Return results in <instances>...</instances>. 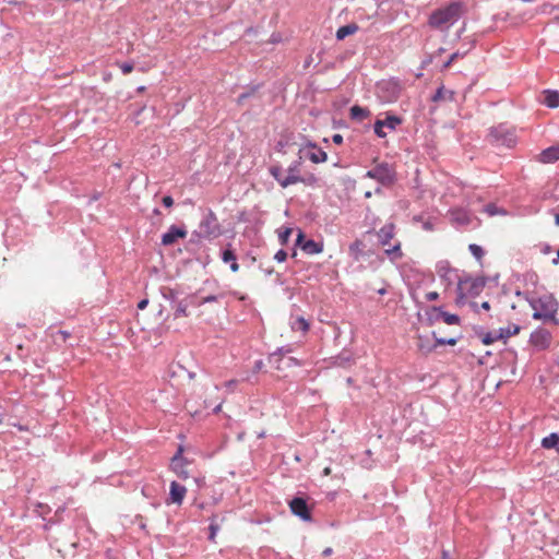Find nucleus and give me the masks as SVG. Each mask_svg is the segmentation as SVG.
<instances>
[{"mask_svg":"<svg viewBox=\"0 0 559 559\" xmlns=\"http://www.w3.org/2000/svg\"><path fill=\"white\" fill-rule=\"evenodd\" d=\"M464 13V3L461 1L450 2L448 5L435 10L429 16V25L435 28L448 29L457 22Z\"/></svg>","mask_w":559,"mask_h":559,"instance_id":"nucleus-1","label":"nucleus"},{"mask_svg":"<svg viewBox=\"0 0 559 559\" xmlns=\"http://www.w3.org/2000/svg\"><path fill=\"white\" fill-rule=\"evenodd\" d=\"M488 141L491 145L495 146L512 148L518 143L515 128L509 126L508 123H500L498 126L491 127L488 132Z\"/></svg>","mask_w":559,"mask_h":559,"instance_id":"nucleus-2","label":"nucleus"},{"mask_svg":"<svg viewBox=\"0 0 559 559\" xmlns=\"http://www.w3.org/2000/svg\"><path fill=\"white\" fill-rule=\"evenodd\" d=\"M539 309L533 312L532 318L534 320L551 321L555 324H559V320L556 319V314L559 310V304L556 298L551 295H543L537 298Z\"/></svg>","mask_w":559,"mask_h":559,"instance_id":"nucleus-3","label":"nucleus"},{"mask_svg":"<svg viewBox=\"0 0 559 559\" xmlns=\"http://www.w3.org/2000/svg\"><path fill=\"white\" fill-rule=\"evenodd\" d=\"M199 238H216L222 234L221 225L218 223L216 214L207 209L199 224V229L193 233Z\"/></svg>","mask_w":559,"mask_h":559,"instance_id":"nucleus-4","label":"nucleus"},{"mask_svg":"<svg viewBox=\"0 0 559 559\" xmlns=\"http://www.w3.org/2000/svg\"><path fill=\"white\" fill-rule=\"evenodd\" d=\"M366 178H370L384 187L393 185L396 180V173L393 166L389 163L382 162L369 169L365 174Z\"/></svg>","mask_w":559,"mask_h":559,"instance_id":"nucleus-5","label":"nucleus"},{"mask_svg":"<svg viewBox=\"0 0 559 559\" xmlns=\"http://www.w3.org/2000/svg\"><path fill=\"white\" fill-rule=\"evenodd\" d=\"M486 286L485 277L469 276L459 277L457 282V297L464 299L466 296L476 297L478 296Z\"/></svg>","mask_w":559,"mask_h":559,"instance_id":"nucleus-6","label":"nucleus"},{"mask_svg":"<svg viewBox=\"0 0 559 559\" xmlns=\"http://www.w3.org/2000/svg\"><path fill=\"white\" fill-rule=\"evenodd\" d=\"M288 504L294 515L298 516L304 522L312 521V508L309 506L308 499L306 497L296 496L288 502Z\"/></svg>","mask_w":559,"mask_h":559,"instance_id":"nucleus-7","label":"nucleus"},{"mask_svg":"<svg viewBox=\"0 0 559 559\" xmlns=\"http://www.w3.org/2000/svg\"><path fill=\"white\" fill-rule=\"evenodd\" d=\"M403 123V119L400 116L386 112L384 119H377L373 124L374 134L383 139L386 136V132L384 128H388L391 131H395L396 128Z\"/></svg>","mask_w":559,"mask_h":559,"instance_id":"nucleus-8","label":"nucleus"},{"mask_svg":"<svg viewBox=\"0 0 559 559\" xmlns=\"http://www.w3.org/2000/svg\"><path fill=\"white\" fill-rule=\"evenodd\" d=\"M296 246L299 247L305 253L313 255L323 251V243L313 239H306L302 230H298L296 238Z\"/></svg>","mask_w":559,"mask_h":559,"instance_id":"nucleus-9","label":"nucleus"},{"mask_svg":"<svg viewBox=\"0 0 559 559\" xmlns=\"http://www.w3.org/2000/svg\"><path fill=\"white\" fill-rule=\"evenodd\" d=\"M429 321H439L442 320L449 325L459 324L461 319L457 314L449 313L442 310V307L432 306L427 311Z\"/></svg>","mask_w":559,"mask_h":559,"instance_id":"nucleus-10","label":"nucleus"},{"mask_svg":"<svg viewBox=\"0 0 559 559\" xmlns=\"http://www.w3.org/2000/svg\"><path fill=\"white\" fill-rule=\"evenodd\" d=\"M551 342V334L543 328L534 330L530 335V343L537 349H546Z\"/></svg>","mask_w":559,"mask_h":559,"instance_id":"nucleus-11","label":"nucleus"},{"mask_svg":"<svg viewBox=\"0 0 559 559\" xmlns=\"http://www.w3.org/2000/svg\"><path fill=\"white\" fill-rule=\"evenodd\" d=\"M439 277L447 284L452 285L454 280H459L457 271L451 267L448 261H439L436 265Z\"/></svg>","mask_w":559,"mask_h":559,"instance_id":"nucleus-12","label":"nucleus"},{"mask_svg":"<svg viewBox=\"0 0 559 559\" xmlns=\"http://www.w3.org/2000/svg\"><path fill=\"white\" fill-rule=\"evenodd\" d=\"M188 231L186 229L185 225L177 226L171 225L168 230L163 234L162 236V245L163 246H171L174 245L178 239L185 238L187 236Z\"/></svg>","mask_w":559,"mask_h":559,"instance_id":"nucleus-13","label":"nucleus"},{"mask_svg":"<svg viewBox=\"0 0 559 559\" xmlns=\"http://www.w3.org/2000/svg\"><path fill=\"white\" fill-rule=\"evenodd\" d=\"M396 234V226L393 222L384 224L377 233L378 243L382 247L388 246Z\"/></svg>","mask_w":559,"mask_h":559,"instance_id":"nucleus-14","label":"nucleus"},{"mask_svg":"<svg viewBox=\"0 0 559 559\" xmlns=\"http://www.w3.org/2000/svg\"><path fill=\"white\" fill-rule=\"evenodd\" d=\"M300 160L293 162L288 168H287V176H285V179L282 181V188H287L292 185L298 183L299 180H301L300 173Z\"/></svg>","mask_w":559,"mask_h":559,"instance_id":"nucleus-15","label":"nucleus"},{"mask_svg":"<svg viewBox=\"0 0 559 559\" xmlns=\"http://www.w3.org/2000/svg\"><path fill=\"white\" fill-rule=\"evenodd\" d=\"M187 460L182 456V448L180 447L177 453L171 459V469L181 478H188V472L185 469Z\"/></svg>","mask_w":559,"mask_h":559,"instance_id":"nucleus-16","label":"nucleus"},{"mask_svg":"<svg viewBox=\"0 0 559 559\" xmlns=\"http://www.w3.org/2000/svg\"><path fill=\"white\" fill-rule=\"evenodd\" d=\"M305 148H308L310 150L308 153H307V157L314 164H319V163H324L326 162L328 159V154L320 147H318V145L314 143V142H308L306 145H305Z\"/></svg>","mask_w":559,"mask_h":559,"instance_id":"nucleus-17","label":"nucleus"},{"mask_svg":"<svg viewBox=\"0 0 559 559\" xmlns=\"http://www.w3.org/2000/svg\"><path fill=\"white\" fill-rule=\"evenodd\" d=\"M186 492L187 489L185 486L180 485L177 481L170 483L169 500L171 503L181 504L185 499Z\"/></svg>","mask_w":559,"mask_h":559,"instance_id":"nucleus-18","label":"nucleus"},{"mask_svg":"<svg viewBox=\"0 0 559 559\" xmlns=\"http://www.w3.org/2000/svg\"><path fill=\"white\" fill-rule=\"evenodd\" d=\"M221 259L224 263H229V267L233 272H237L239 270L237 257L230 243L222 250Z\"/></svg>","mask_w":559,"mask_h":559,"instance_id":"nucleus-19","label":"nucleus"},{"mask_svg":"<svg viewBox=\"0 0 559 559\" xmlns=\"http://www.w3.org/2000/svg\"><path fill=\"white\" fill-rule=\"evenodd\" d=\"M539 162L549 164L559 160V144L543 150L539 154Z\"/></svg>","mask_w":559,"mask_h":559,"instance_id":"nucleus-20","label":"nucleus"},{"mask_svg":"<svg viewBox=\"0 0 559 559\" xmlns=\"http://www.w3.org/2000/svg\"><path fill=\"white\" fill-rule=\"evenodd\" d=\"M451 218L454 223L461 226H467L472 222L471 213L463 209L451 211Z\"/></svg>","mask_w":559,"mask_h":559,"instance_id":"nucleus-21","label":"nucleus"},{"mask_svg":"<svg viewBox=\"0 0 559 559\" xmlns=\"http://www.w3.org/2000/svg\"><path fill=\"white\" fill-rule=\"evenodd\" d=\"M543 94H544V99L542 100V103L546 107L551 108V109L559 107V92L558 91L545 90L543 92Z\"/></svg>","mask_w":559,"mask_h":559,"instance_id":"nucleus-22","label":"nucleus"},{"mask_svg":"<svg viewBox=\"0 0 559 559\" xmlns=\"http://www.w3.org/2000/svg\"><path fill=\"white\" fill-rule=\"evenodd\" d=\"M365 243L360 239H356L348 247V253L355 261H359L364 255Z\"/></svg>","mask_w":559,"mask_h":559,"instance_id":"nucleus-23","label":"nucleus"},{"mask_svg":"<svg viewBox=\"0 0 559 559\" xmlns=\"http://www.w3.org/2000/svg\"><path fill=\"white\" fill-rule=\"evenodd\" d=\"M384 254L393 263L401 260L403 258L401 241L396 240L391 248L384 250Z\"/></svg>","mask_w":559,"mask_h":559,"instance_id":"nucleus-24","label":"nucleus"},{"mask_svg":"<svg viewBox=\"0 0 559 559\" xmlns=\"http://www.w3.org/2000/svg\"><path fill=\"white\" fill-rule=\"evenodd\" d=\"M455 93L451 90H445L443 85L437 88L435 94L431 96V100L435 103L441 100H454Z\"/></svg>","mask_w":559,"mask_h":559,"instance_id":"nucleus-25","label":"nucleus"},{"mask_svg":"<svg viewBox=\"0 0 559 559\" xmlns=\"http://www.w3.org/2000/svg\"><path fill=\"white\" fill-rule=\"evenodd\" d=\"M371 115L368 108L354 105L349 109V116L353 120L362 121Z\"/></svg>","mask_w":559,"mask_h":559,"instance_id":"nucleus-26","label":"nucleus"},{"mask_svg":"<svg viewBox=\"0 0 559 559\" xmlns=\"http://www.w3.org/2000/svg\"><path fill=\"white\" fill-rule=\"evenodd\" d=\"M359 29L358 25L356 23H349L344 26L338 27L336 31V39L343 40L347 36L355 34Z\"/></svg>","mask_w":559,"mask_h":559,"instance_id":"nucleus-27","label":"nucleus"},{"mask_svg":"<svg viewBox=\"0 0 559 559\" xmlns=\"http://www.w3.org/2000/svg\"><path fill=\"white\" fill-rule=\"evenodd\" d=\"M542 447L544 449H555L559 453V435L551 432L547 437L543 438Z\"/></svg>","mask_w":559,"mask_h":559,"instance_id":"nucleus-28","label":"nucleus"},{"mask_svg":"<svg viewBox=\"0 0 559 559\" xmlns=\"http://www.w3.org/2000/svg\"><path fill=\"white\" fill-rule=\"evenodd\" d=\"M520 330L521 328L518 324H511L507 328H500L498 331V337H500L506 343L509 337L519 334Z\"/></svg>","mask_w":559,"mask_h":559,"instance_id":"nucleus-29","label":"nucleus"},{"mask_svg":"<svg viewBox=\"0 0 559 559\" xmlns=\"http://www.w3.org/2000/svg\"><path fill=\"white\" fill-rule=\"evenodd\" d=\"M417 346L423 354H429L436 349L435 341L425 336H419Z\"/></svg>","mask_w":559,"mask_h":559,"instance_id":"nucleus-30","label":"nucleus"},{"mask_svg":"<svg viewBox=\"0 0 559 559\" xmlns=\"http://www.w3.org/2000/svg\"><path fill=\"white\" fill-rule=\"evenodd\" d=\"M290 328L294 331L307 332L309 330V323L304 317H298L290 322Z\"/></svg>","mask_w":559,"mask_h":559,"instance_id":"nucleus-31","label":"nucleus"},{"mask_svg":"<svg viewBox=\"0 0 559 559\" xmlns=\"http://www.w3.org/2000/svg\"><path fill=\"white\" fill-rule=\"evenodd\" d=\"M160 294L165 300H168L173 306L177 302V292L170 287H162Z\"/></svg>","mask_w":559,"mask_h":559,"instance_id":"nucleus-32","label":"nucleus"},{"mask_svg":"<svg viewBox=\"0 0 559 559\" xmlns=\"http://www.w3.org/2000/svg\"><path fill=\"white\" fill-rule=\"evenodd\" d=\"M259 88H260V85H252V86H250V87L248 88V91H246V92L241 93V94L238 96V98H237V104H238V105H243V104H245V102H246L249 97L253 96V95L258 92V90H259Z\"/></svg>","mask_w":559,"mask_h":559,"instance_id":"nucleus-33","label":"nucleus"},{"mask_svg":"<svg viewBox=\"0 0 559 559\" xmlns=\"http://www.w3.org/2000/svg\"><path fill=\"white\" fill-rule=\"evenodd\" d=\"M259 88H260V85H252V86H250V87L248 88V91H246V92L241 93V94L238 96V98H237V104H238V105H243V104H245V102H246L249 97L253 96V95L258 92V90H259Z\"/></svg>","mask_w":559,"mask_h":559,"instance_id":"nucleus-34","label":"nucleus"},{"mask_svg":"<svg viewBox=\"0 0 559 559\" xmlns=\"http://www.w3.org/2000/svg\"><path fill=\"white\" fill-rule=\"evenodd\" d=\"M259 88H260V85H252V86H250V87L248 88V91H246V92L241 93V94L238 96V98H237V104H238V105H243V104H245V102H246L249 97L253 96V95L258 92V90H259Z\"/></svg>","mask_w":559,"mask_h":559,"instance_id":"nucleus-35","label":"nucleus"},{"mask_svg":"<svg viewBox=\"0 0 559 559\" xmlns=\"http://www.w3.org/2000/svg\"><path fill=\"white\" fill-rule=\"evenodd\" d=\"M432 336L435 338L436 348L438 346H440V345H451V346H454L457 343V341H459L457 337H450V338L438 337L435 332H432Z\"/></svg>","mask_w":559,"mask_h":559,"instance_id":"nucleus-36","label":"nucleus"},{"mask_svg":"<svg viewBox=\"0 0 559 559\" xmlns=\"http://www.w3.org/2000/svg\"><path fill=\"white\" fill-rule=\"evenodd\" d=\"M271 176L280 183L282 187V181L285 179V176H283V170L281 166H271L269 169Z\"/></svg>","mask_w":559,"mask_h":559,"instance_id":"nucleus-37","label":"nucleus"},{"mask_svg":"<svg viewBox=\"0 0 559 559\" xmlns=\"http://www.w3.org/2000/svg\"><path fill=\"white\" fill-rule=\"evenodd\" d=\"M468 250L472 253V255L478 261L481 260L483 257L485 255V251L479 245L471 243L468 246Z\"/></svg>","mask_w":559,"mask_h":559,"instance_id":"nucleus-38","label":"nucleus"},{"mask_svg":"<svg viewBox=\"0 0 559 559\" xmlns=\"http://www.w3.org/2000/svg\"><path fill=\"white\" fill-rule=\"evenodd\" d=\"M174 307H175V318L188 317L187 304H185L183 301H177L174 305Z\"/></svg>","mask_w":559,"mask_h":559,"instance_id":"nucleus-39","label":"nucleus"},{"mask_svg":"<svg viewBox=\"0 0 559 559\" xmlns=\"http://www.w3.org/2000/svg\"><path fill=\"white\" fill-rule=\"evenodd\" d=\"M216 520H217V516L211 518V523L209 525V531H210L209 539L210 540H214L217 532L219 531V525L216 522Z\"/></svg>","mask_w":559,"mask_h":559,"instance_id":"nucleus-40","label":"nucleus"},{"mask_svg":"<svg viewBox=\"0 0 559 559\" xmlns=\"http://www.w3.org/2000/svg\"><path fill=\"white\" fill-rule=\"evenodd\" d=\"M501 340L498 337V333L493 334L492 332H487L484 334L481 342L484 345H491L493 342Z\"/></svg>","mask_w":559,"mask_h":559,"instance_id":"nucleus-41","label":"nucleus"},{"mask_svg":"<svg viewBox=\"0 0 559 559\" xmlns=\"http://www.w3.org/2000/svg\"><path fill=\"white\" fill-rule=\"evenodd\" d=\"M317 181H318V178L313 174H310L306 177H301V180H299V182H302L307 186H313L317 183Z\"/></svg>","mask_w":559,"mask_h":559,"instance_id":"nucleus-42","label":"nucleus"},{"mask_svg":"<svg viewBox=\"0 0 559 559\" xmlns=\"http://www.w3.org/2000/svg\"><path fill=\"white\" fill-rule=\"evenodd\" d=\"M221 296H217V295H207L205 297H203L200 301H199V306H202V305H205V304H212V302H215L218 300Z\"/></svg>","mask_w":559,"mask_h":559,"instance_id":"nucleus-43","label":"nucleus"},{"mask_svg":"<svg viewBox=\"0 0 559 559\" xmlns=\"http://www.w3.org/2000/svg\"><path fill=\"white\" fill-rule=\"evenodd\" d=\"M119 68L123 74H129L132 72L134 66L132 62H122L119 64Z\"/></svg>","mask_w":559,"mask_h":559,"instance_id":"nucleus-44","label":"nucleus"},{"mask_svg":"<svg viewBox=\"0 0 559 559\" xmlns=\"http://www.w3.org/2000/svg\"><path fill=\"white\" fill-rule=\"evenodd\" d=\"M238 382H239L238 380H236V379H231V380L226 381V382H225V384H224V386L226 388V390H227L229 393H231V392H234V391H235V389H236V386H237Z\"/></svg>","mask_w":559,"mask_h":559,"instance_id":"nucleus-45","label":"nucleus"},{"mask_svg":"<svg viewBox=\"0 0 559 559\" xmlns=\"http://www.w3.org/2000/svg\"><path fill=\"white\" fill-rule=\"evenodd\" d=\"M287 258V252L284 250V249H280L275 254H274V260H276L277 262H284Z\"/></svg>","mask_w":559,"mask_h":559,"instance_id":"nucleus-46","label":"nucleus"},{"mask_svg":"<svg viewBox=\"0 0 559 559\" xmlns=\"http://www.w3.org/2000/svg\"><path fill=\"white\" fill-rule=\"evenodd\" d=\"M459 56H460L459 52H453L450 56V58L443 63L442 69H448L454 62V60H456L459 58Z\"/></svg>","mask_w":559,"mask_h":559,"instance_id":"nucleus-47","label":"nucleus"},{"mask_svg":"<svg viewBox=\"0 0 559 559\" xmlns=\"http://www.w3.org/2000/svg\"><path fill=\"white\" fill-rule=\"evenodd\" d=\"M525 300L528 302V305L531 306V308H533L534 311H536V309H539L537 298L525 296Z\"/></svg>","mask_w":559,"mask_h":559,"instance_id":"nucleus-48","label":"nucleus"},{"mask_svg":"<svg viewBox=\"0 0 559 559\" xmlns=\"http://www.w3.org/2000/svg\"><path fill=\"white\" fill-rule=\"evenodd\" d=\"M263 366H264V362L262 359L255 360L253 364L252 373L257 374L258 372H260L261 369L263 368Z\"/></svg>","mask_w":559,"mask_h":559,"instance_id":"nucleus-49","label":"nucleus"},{"mask_svg":"<svg viewBox=\"0 0 559 559\" xmlns=\"http://www.w3.org/2000/svg\"><path fill=\"white\" fill-rule=\"evenodd\" d=\"M485 211L492 216L498 213V207L496 206V204L489 203L485 206Z\"/></svg>","mask_w":559,"mask_h":559,"instance_id":"nucleus-50","label":"nucleus"},{"mask_svg":"<svg viewBox=\"0 0 559 559\" xmlns=\"http://www.w3.org/2000/svg\"><path fill=\"white\" fill-rule=\"evenodd\" d=\"M350 357L349 356H344V355H340L337 358H336V365L338 366H345L346 364H348L350 361Z\"/></svg>","mask_w":559,"mask_h":559,"instance_id":"nucleus-51","label":"nucleus"},{"mask_svg":"<svg viewBox=\"0 0 559 559\" xmlns=\"http://www.w3.org/2000/svg\"><path fill=\"white\" fill-rule=\"evenodd\" d=\"M162 204L165 207H171L174 205V199L170 195H164L162 199Z\"/></svg>","mask_w":559,"mask_h":559,"instance_id":"nucleus-52","label":"nucleus"},{"mask_svg":"<svg viewBox=\"0 0 559 559\" xmlns=\"http://www.w3.org/2000/svg\"><path fill=\"white\" fill-rule=\"evenodd\" d=\"M49 511H50V508L48 506L43 504V503L37 504V512L40 515H44V514L48 513Z\"/></svg>","mask_w":559,"mask_h":559,"instance_id":"nucleus-53","label":"nucleus"},{"mask_svg":"<svg viewBox=\"0 0 559 559\" xmlns=\"http://www.w3.org/2000/svg\"><path fill=\"white\" fill-rule=\"evenodd\" d=\"M290 233H292V229L287 228L285 231H283L280 235V240H281L282 243H286L287 242Z\"/></svg>","mask_w":559,"mask_h":559,"instance_id":"nucleus-54","label":"nucleus"},{"mask_svg":"<svg viewBox=\"0 0 559 559\" xmlns=\"http://www.w3.org/2000/svg\"><path fill=\"white\" fill-rule=\"evenodd\" d=\"M282 41V35L280 33H273L270 37V43L278 44Z\"/></svg>","mask_w":559,"mask_h":559,"instance_id":"nucleus-55","label":"nucleus"},{"mask_svg":"<svg viewBox=\"0 0 559 559\" xmlns=\"http://www.w3.org/2000/svg\"><path fill=\"white\" fill-rule=\"evenodd\" d=\"M439 298V294L437 292H429L426 294V299L428 301H435Z\"/></svg>","mask_w":559,"mask_h":559,"instance_id":"nucleus-56","label":"nucleus"},{"mask_svg":"<svg viewBox=\"0 0 559 559\" xmlns=\"http://www.w3.org/2000/svg\"><path fill=\"white\" fill-rule=\"evenodd\" d=\"M332 141H333V143H335V144H337V145L342 144V143H343V136H342V134H338V133L334 134V135L332 136Z\"/></svg>","mask_w":559,"mask_h":559,"instance_id":"nucleus-57","label":"nucleus"},{"mask_svg":"<svg viewBox=\"0 0 559 559\" xmlns=\"http://www.w3.org/2000/svg\"><path fill=\"white\" fill-rule=\"evenodd\" d=\"M147 305H148V300L147 299H142V300L139 301L138 308L140 310H144L147 307Z\"/></svg>","mask_w":559,"mask_h":559,"instance_id":"nucleus-58","label":"nucleus"},{"mask_svg":"<svg viewBox=\"0 0 559 559\" xmlns=\"http://www.w3.org/2000/svg\"><path fill=\"white\" fill-rule=\"evenodd\" d=\"M425 230L431 231L433 230V224L430 221H427L423 224Z\"/></svg>","mask_w":559,"mask_h":559,"instance_id":"nucleus-59","label":"nucleus"},{"mask_svg":"<svg viewBox=\"0 0 559 559\" xmlns=\"http://www.w3.org/2000/svg\"><path fill=\"white\" fill-rule=\"evenodd\" d=\"M481 309L484 310H489L490 309V304L488 301H484L481 305H480Z\"/></svg>","mask_w":559,"mask_h":559,"instance_id":"nucleus-60","label":"nucleus"},{"mask_svg":"<svg viewBox=\"0 0 559 559\" xmlns=\"http://www.w3.org/2000/svg\"><path fill=\"white\" fill-rule=\"evenodd\" d=\"M515 296L523 297L525 299V296H528L526 293H523L521 290H515Z\"/></svg>","mask_w":559,"mask_h":559,"instance_id":"nucleus-61","label":"nucleus"},{"mask_svg":"<svg viewBox=\"0 0 559 559\" xmlns=\"http://www.w3.org/2000/svg\"><path fill=\"white\" fill-rule=\"evenodd\" d=\"M58 521H59V520H57V521H51V520H49V521L45 524L44 528H45V530H48V528L50 527V525H51V524H55V523H57Z\"/></svg>","mask_w":559,"mask_h":559,"instance_id":"nucleus-62","label":"nucleus"},{"mask_svg":"<svg viewBox=\"0 0 559 559\" xmlns=\"http://www.w3.org/2000/svg\"><path fill=\"white\" fill-rule=\"evenodd\" d=\"M322 554L323 556H330L332 554V548H325Z\"/></svg>","mask_w":559,"mask_h":559,"instance_id":"nucleus-63","label":"nucleus"},{"mask_svg":"<svg viewBox=\"0 0 559 559\" xmlns=\"http://www.w3.org/2000/svg\"><path fill=\"white\" fill-rule=\"evenodd\" d=\"M555 224L559 226V213L555 215Z\"/></svg>","mask_w":559,"mask_h":559,"instance_id":"nucleus-64","label":"nucleus"}]
</instances>
